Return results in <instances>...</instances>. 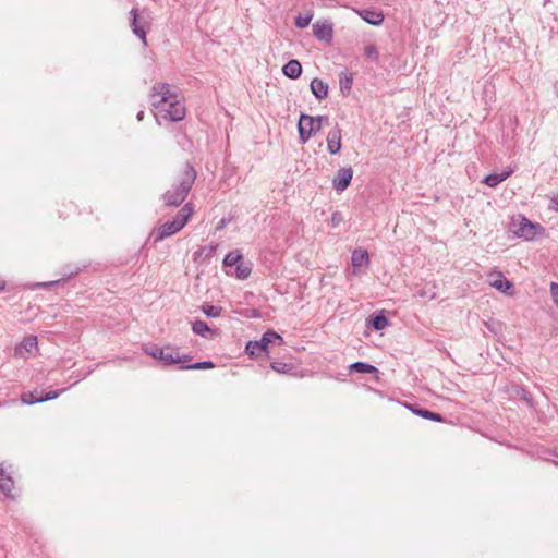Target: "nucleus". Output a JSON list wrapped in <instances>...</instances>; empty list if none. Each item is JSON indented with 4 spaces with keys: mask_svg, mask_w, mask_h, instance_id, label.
Listing matches in <instances>:
<instances>
[{
    "mask_svg": "<svg viewBox=\"0 0 558 558\" xmlns=\"http://www.w3.org/2000/svg\"><path fill=\"white\" fill-rule=\"evenodd\" d=\"M195 179V169L190 163H185L175 178L172 189L163 194L166 205L175 207L181 205L192 189Z\"/></svg>",
    "mask_w": 558,
    "mask_h": 558,
    "instance_id": "1",
    "label": "nucleus"
},
{
    "mask_svg": "<svg viewBox=\"0 0 558 558\" xmlns=\"http://www.w3.org/2000/svg\"><path fill=\"white\" fill-rule=\"evenodd\" d=\"M175 96L177 95L171 92L169 84L158 83L153 86L151 105L156 110V117L167 118Z\"/></svg>",
    "mask_w": 558,
    "mask_h": 558,
    "instance_id": "2",
    "label": "nucleus"
},
{
    "mask_svg": "<svg viewBox=\"0 0 558 558\" xmlns=\"http://www.w3.org/2000/svg\"><path fill=\"white\" fill-rule=\"evenodd\" d=\"M193 214L192 204H185L177 214L172 221L165 222L157 231L156 241H162L163 239L179 232L189 221Z\"/></svg>",
    "mask_w": 558,
    "mask_h": 558,
    "instance_id": "3",
    "label": "nucleus"
},
{
    "mask_svg": "<svg viewBox=\"0 0 558 558\" xmlns=\"http://www.w3.org/2000/svg\"><path fill=\"white\" fill-rule=\"evenodd\" d=\"M511 228L513 233L523 238L526 241H534L536 239L543 238L545 235V228L539 223L532 222L524 216H518L512 219Z\"/></svg>",
    "mask_w": 558,
    "mask_h": 558,
    "instance_id": "4",
    "label": "nucleus"
},
{
    "mask_svg": "<svg viewBox=\"0 0 558 558\" xmlns=\"http://www.w3.org/2000/svg\"><path fill=\"white\" fill-rule=\"evenodd\" d=\"M328 118L325 116L312 117L302 113L299 119L298 130L301 142L306 143L313 134L320 131L323 123L327 122Z\"/></svg>",
    "mask_w": 558,
    "mask_h": 558,
    "instance_id": "5",
    "label": "nucleus"
},
{
    "mask_svg": "<svg viewBox=\"0 0 558 558\" xmlns=\"http://www.w3.org/2000/svg\"><path fill=\"white\" fill-rule=\"evenodd\" d=\"M276 340L282 342L281 336L272 330H269L263 335L259 341H250L246 344L245 351L250 356H258L263 352H267L268 345Z\"/></svg>",
    "mask_w": 558,
    "mask_h": 558,
    "instance_id": "6",
    "label": "nucleus"
},
{
    "mask_svg": "<svg viewBox=\"0 0 558 558\" xmlns=\"http://www.w3.org/2000/svg\"><path fill=\"white\" fill-rule=\"evenodd\" d=\"M159 360L165 364L170 365L190 361L191 357L189 355H180L179 349L174 347L166 345L160 349Z\"/></svg>",
    "mask_w": 558,
    "mask_h": 558,
    "instance_id": "7",
    "label": "nucleus"
},
{
    "mask_svg": "<svg viewBox=\"0 0 558 558\" xmlns=\"http://www.w3.org/2000/svg\"><path fill=\"white\" fill-rule=\"evenodd\" d=\"M131 15H132V22H131L132 31L137 37L141 38V40L143 41V45L146 46L147 45L146 28L149 26L148 20L138 15L137 10H135V9L131 10Z\"/></svg>",
    "mask_w": 558,
    "mask_h": 558,
    "instance_id": "8",
    "label": "nucleus"
},
{
    "mask_svg": "<svg viewBox=\"0 0 558 558\" xmlns=\"http://www.w3.org/2000/svg\"><path fill=\"white\" fill-rule=\"evenodd\" d=\"M314 36L322 41L331 43L333 37L332 24L326 20L313 24Z\"/></svg>",
    "mask_w": 558,
    "mask_h": 558,
    "instance_id": "9",
    "label": "nucleus"
},
{
    "mask_svg": "<svg viewBox=\"0 0 558 558\" xmlns=\"http://www.w3.org/2000/svg\"><path fill=\"white\" fill-rule=\"evenodd\" d=\"M353 178V170L351 167L341 168L332 180L333 189L341 193L348 189Z\"/></svg>",
    "mask_w": 558,
    "mask_h": 558,
    "instance_id": "10",
    "label": "nucleus"
},
{
    "mask_svg": "<svg viewBox=\"0 0 558 558\" xmlns=\"http://www.w3.org/2000/svg\"><path fill=\"white\" fill-rule=\"evenodd\" d=\"M489 284L496 290L507 295H512L514 292V286L509 281L501 272H494L489 275Z\"/></svg>",
    "mask_w": 558,
    "mask_h": 558,
    "instance_id": "11",
    "label": "nucleus"
},
{
    "mask_svg": "<svg viewBox=\"0 0 558 558\" xmlns=\"http://www.w3.org/2000/svg\"><path fill=\"white\" fill-rule=\"evenodd\" d=\"M37 337L28 336L26 337L19 345H16L14 350V354L21 359L29 357L35 351H37Z\"/></svg>",
    "mask_w": 558,
    "mask_h": 558,
    "instance_id": "12",
    "label": "nucleus"
},
{
    "mask_svg": "<svg viewBox=\"0 0 558 558\" xmlns=\"http://www.w3.org/2000/svg\"><path fill=\"white\" fill-rule=\"evenodd\" d=\"M354 12L366 23L372 25H380L384 21V14L379 10L354 9Z\"/></svg>",
    "mask_w": 558,
    "mask_h": 558,
    "instance_id": "13",
    "label": "nucleus"
},
{
    "mask_svg": "<svg viewBox=\"0 0 558 558\" xmlns=\"http://www.w3.org/2000/svg\"><path fill=\"white\" fill-rule=\"evenodd\" d=\"M341 129L336 125L327 134V149L331 155H336L341 149Z\"/></svg>",
    "mask_w": 558,
    "mask_h": 558,
    "instance_id": "14",
    "label": "nucleus"
},
{
    "mask_svg": "<svg viewBox=\"0 0 558 558\" xmlns=\"http://www.w3.org/2000/svg\"><path fill=\"white\" fill-rule=\"evenodd\" d=\"M351 263L353 267V274L356 275L361 271V268L367 267L369 263L368 253L365 250H354L351 256Z\"/></svg>",
    "mask_w": 558,
    "mask_h": 558,
    "instance_id": "15",
    "label": "nucleus"
},
{
    "mask_svg": "<svg viewBox=\"0 0 558 558\" xmlns=\"http://www.w3.org/2000/svg\"><path fill=\"white\" fill-rule=\"evenodd\" d=\"M310 88L314 96L319 100L328 97V84L317 77L312 80Z\"/></svg>",
    "mask_w": 558,
    "mask_h": 558,
    "instance_id": "16",
    "label": "nucleus"
},
{
    "mask_svg": "<svg viewBox=\"0 0 558 558\" xmlns=\"http://www.w3.org/2000/svg\"><path fill=\"white\" fill-rule=\"evenodd\" d=\"M282 73L292 80H296L302 74V65L298 60H290L282 68Z\"/></svg>",
    "mask_w": 558,
    "mask_h": 558,
    "instance_id": "17",
    "label": "nucleus"
},
{
    "mask_svg": "<svg viewBox=\"0 0 558 558\" xmlns=\"http://www.w3.org/2000/svg\"><path fill=\"white\" fill-rule=\"evenodd\" d=\"M59 393L60 392H58V391H50V392L46 393L45 396L37 397L33 392H31V393L22 395L21 399H22L23 403L33 404V403L52 400V399L57 398L59 396Z\"/></svg>",
    "mask_w": 558,
    "mask_h": 558,
    "instance_id": "18",
    "label": "nucleus"
},
{
    "mask_svg": "<svg viewBox=\"0 0 558 558\" xmlns=\"http://www.w3.org/2000/svg\"><path fill=\"white\" fill-rule=\"evenodd\" d=\"M185 116V108L178 99V96H175L172 108L168 111V116L166 119H170L172 121H180Z\"/></svg>",
    "mask_w": 558,
    "mask_h": 558,
    "instance_id": "19",
    "label": "nucleus"
},
{
    "mask_svg": "<svg viewBox=\"0 0 558 558\" xmlns=\"http://www.w3.org/2000/svg\"><path fill=\"white\" fill-rule=\"evenodd\" d=\"M512 173L511 170L502 172V173H493L488 174L484 178L483 182L488 185L489 187H495L502 181H505L510 174Z\"/></svg>",
    "mask_w": 558,
    "mask_h": 558,
    "instance_id": "20",
    "label": "nucleus"
},
{
    "mask_svg": "<svg viewBox=\"0 0 558 558\" xmlns=\"http://www.w3.org/2000/svg\"><path fill=\"white\" fill-rule=\"evenodd\" d=\"M13 488V480L10 475L5 474L4 469L0 465V489L9 495Z\"/></svg>",
    "mask_w": 558,
    "mask_h": 558,
    "instance_id": "21",
    "label": "nucleus"
},
{
    "mask_svg": "<svg viewBox=\"0 0 558 558\" xmlns=\"http://www.w3.org/2000/svg\"><path fill=\"white\" fill-rule=\"evenodd\" d=\"M215 251H216V246H214V245L202 246L194 253V260L197 262L202 258L210 259L213 257V255L215 254Z\"/></svg>",
    "mask_w": 558,
    "mask_h": 558,
    "instance_id": "22",
    "label": "nucleus"
},
{
    "mask_svg": "<svg viewBox=\"0 0 558 558\" xmlns=\"http://www.w3.org/2000/svg\"><path fill=\"white\" fill-rule=\"evenodd\" d=\"M251 272H252L251 265L248 263H245L243 259L235 265L236 278L244 280V279L248 278Z\"/></svg>",
    "mask_w": 558,
    "mask_h": 558,
    "instance_id": "23",
    "label": "nucleus"
},
{
    "mask_svg": "<svg viewBox=\"0 0 558 558\" xmlns=\"http://www.w3.org/2000/svg\"><path fill=\"white\" fill-rule=\"evenodd\" d=\"M411 410L423 418L432 420L435 422L444 421V418L440 414L432 412L429 410H426V409L414 410L412 407H411Z\"/></svg>",
    "mask_w": 558,
    "mask_h": 558,
    "instance_id": "24",
    "label": "nucleus"
},
{
    "mask_svg": "<svg viewBox=\"0 0 558 558\" xmlns=\"http://www.w3.org/2000/svg\"><path fill=\"white\" fill-rule=\"evenodd\" d=\"M350 368L352 371L359 372V373H365V374H372L377 372V368L371 364L364 363V362H355L353 363Z\"/></svg>",
    "mask_w": 558,
    "mask_h": 558,
    "instance_id": "25",
    "label": "nucleus"
},
{
    "mask_svg": "<svg viewBox=\"0 0 558 558\" xmlns=\"http://www.w3.org/2000/svg\"><path fill=\"white\" fill-rule=\"evenodd\" d=\"M242 259H243V257L239 251H232L226 255V257L223 259V265L226 267H232V266H235Z\"/></svg>",
    "mask_w": 558,
    "mask_h": 558,
    "instance_id": "26",
    "label": "nucleus"
},
{
    "mask_svg": "<svg viewBox=\"0 0 558 558\" xmlns=\"http://www.w3.org/2000/svg\"><path fill=\"white\" fill-rule=\"evenodd\" d=\"M352 83H353V78L350 74H348L347 72H342L340 74L339 84H340V90L342 93L349 92L352 87Z\"/></svg>",
    "mask_w": 558,
    "mask_h": 558,
    "instance_id": "27",
    "label": "nucleus"
},
{
    "mask_svg": "<svg viewBox=\"0 0 558 558\" xmlns=\"http://www.w3.org/2000/svg\"><path fill=\"white\" fill-rule=\"evenodd\" d=\"M192 330L202 337H206L207 332H210V328L207 323L203 320H196L192 325Z\"/></svg>",
    "mask_w": 558,
    "mask_h": 558,
    "instance_id": "28",
    "label": "nucleus"
},
{
    "mask_svg": "<svg viewBox=\"0 0 558 558\" xmlns=\"http://www.w3.org/2000/svg\"><path fill=\"white\" fill-rule=\"evenodd\" d=\"M369 323L376 330H383L389 325L388 319L385 315H377L373 319H371Z\"/></svg>",
    "mask_w": 558,
    "mask_h": 558,
    "instance_id": "29",
    "label": "nucleus"
},
{
    "mask_svg": "<svg viewBox=\"0 0 558 558\" xmlns=\"http://www.w3.org/2000/svg\"><path fill=\"white\" fill-rule=\"evenodd\" d=\"M202 311L207 317H219L221 315V307L210 304H204Z\"/></svg>",
    "mask_w": 558,
    "mask_h": 558,
    "instance_id": "30",
    "label": "nucleus"
},
{
    "mask_svg": "<svg viewBox=\"0 0 558 558\" xmlns=\"http://www.w3.org/2000/svg\"><path fill=\"white\" fill-rule=\"evenodd\" d=\"M364 56L372 61H377L379 58V52L376 46L371 44L364 47Z\"/></svg>",
    "mask_w": 558,
    "mask_h": 558,
    "instance_id": "31",
    "label": "nucleus"
},
{
    "mask_svg": "<svg viewBox=\"0 0 558 558\" xmlns=\"http://www.w3.org/2000/svg\"><path fill=\"white\" fill-rule=\"evenodd\" d=\"M312 19H313V14L312 13H308V14H305V15H299L295 19V25L299 28H305L306 26L310 25Z\"/></svg>",
    "mask_w": 558,
    "mask_h": 558,
    "instance_id": "32",
    "label": "nucleus"
},
{
    "mask_svg": "<svg viewBox=\"0 0 558 558\" xmlns=\"http://www.w3.org/2000/svg\"><path fill=\"white\" fill-rule=\"evenodd\" d=\"M214 366L215 365L213 362L204 361V362H197V363L191 364V365L186 366L185 368H187V369H207V368H213Z\"/></svg>",
    "mask_w": 558,
    "mask_h": 558,
    "instance_id": "33",
    "label": "nucleus"
},
{
    "mask_svg": "<svg viewBox=\"0 0 558 558\" xmlns=\"http://www.w3.org/2000/svg\"><path fill=\"white\" fill-rule=\"evenodd\" d=\"M342 221H343V216L341 215V213L335 211L331 215L330 222H331L332 228H337Z\"/></svg>",
    "mask_w": 558,
    "mask_h": 558,
    "instance_id": "34",
    "label": "nucleus"
},
{
    "mask_svg": "<svg viewBox=\"0 0 558 558\" xmlns=\"http://www.w3.org/2000/svg\"><path fill=\"white\" fill-rule=\"evenodd\" d=\"M550 294L555 305L558 307V283H550Z\"/></svg>",
    "mask_w": 558,
    "mask_h": 558,
    "instance_id": "35",
    "label": "nucleus"
},
{
    "mask_svg": "<svg viewBox=\"0 0 558 558\" xmlns=\"http://www.w3.org/2000/svg\"><path fill=\"white\" fill-rule=\"evenodd\" d=\"M271 368L278 373H286L288 371V365L281 362L271 363Z\"/></svg>",
    "mask_w": 558,
    "mask_h": 558,
    "instance_id": "36",
    "label": "nucleus"
},
{
    "mask_svg": "<svg viewBox=\"0 0 558 558\" xmlns=\"http://www.w3.org/2000/svg\"><path fill=\"white\" fill-rule=\"evenodd\" d=\"M160 349H161V348H158V347L146 348V349H145V352H146L148 355H150V356H153V357H155V359L159 360V352H160Z\"/></svg>",
    "mask_w": 558,
    "mask_h": 558,
    "instance_id": "37",
    "label": "nucleus"
},
{
    "mask_svg": "<svg viewBox=\"0 0 558 558\" xmlns=\"http://www.w3.org/2000/svg\"><path fill=\"white\" fill-rule=\"evenodd\" d=\"M553 204H554L555 210L558 211V195L553 198Z\"/></svg>",
    "mask_w": 558,
    "mask_h": 558,
    "instance_id": "38",
    "label": "nucleus"
},
{
    "mask_svg": "<svg viewBox=\"0 0 558 558\" xmlns=\"http://www.w3.org/2000/svg\"><path fill=\"white\" fill-rule=\"evenodd\" d=\"M136 118H137V120H138V121H142V120H143V118H144V111H140V112L137 113Z\"/></svg>",
    "mask_w": 558,
    "mask_h": 558,
    "instance_id": "39",
    "label": "nucleus"
},
{
    "mask_svg": "<svg viewBox=\"0 0 558 558\" xmlns=\"http://www.w3.org/2000/svg\"><path fill=\"white\" fill-rule=\"evenodd\" d=\"M4 288V283L0 281V290Z\"/></svg>",
    "mask_w": 558,
    "mask_h": 558,
    "instance_id": "40",
    "label": "nucleus"
}]
</instances>
